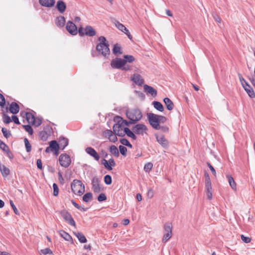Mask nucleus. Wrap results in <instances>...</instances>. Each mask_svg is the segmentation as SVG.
<instances>
[{"instance_id": "7ed1b4c3", "label": "nucleus", "mask_w": 255, "mask_h": 255, "mask_svg": "<svg viewBox=\"0 0 255 255\" xmlns=\"http://www.w3.org/2000/svg\"><path fill=\"white\" fill-rule=\"evenodd\" d=\"M71 187L72 192L75 194L81 195L85 191L84 185L79 180H74L71 184Z\"/></svg>"}, {"instance_id": "e433bc0d", "label": "nucleus", "mask_w": 255, "mask_h": 255, "mask_svg": "<svg viewBox=\"0 0 255 255\" xmlns=\"http://www.w3.org/2000/svg\"><path fill=\"white\" fill-rule=\"evenodd\" d=\"M39 136L42 140L46 141L48 138L49 134L46 131L42 130L39 132Z\"/></svg>"}, {"instance_id": "5fc2aeb1", "label": "nucleus", "mask_w": 255, "mask_h": 255, "mask_svg": "<svg viewBox=\"0 0 255 255\" xmlns=\"http://www.w3.org/2000/svg\"><path fill=\"white\" fill-rule=\"evenodd\" d=\"M0 148H1L3 151L5 152L9 150L8 147L3 141H2L0 144Z\"/></svg>"}, {"instance_id": "f704fd0d", "label": "nucleus", "mask_w": 255, "mask_h": 255, "mask_svg": "<svg viewBox=\"0 0 255 255\" xmlns=\"http://www.w3.org/2000/svg\"><path fill=\"white\" fill-rule=\"evenodd\" d=\"M153 107L155 109L160 112H163L164 110L162 105L159 102L154 101L152 103Z\"/></svg>"}, {"instance_id": "5701e85b", "label": "nucleus", "mask_w": 255, "mask_h": 255, "mask_svg": "<svg viewBox=\"0 0 255 255\" xmlns=\"http://www.w3.org/2000/svg\"><path fill=\"white\" fill-rule=\"evenodd\" d=\"M163 101L168 110L171 111L173 110L174 104L170 99L168 98H165L164 99Z\"/></svg>"}, {"instance_id": "a18cd8bd", "label": "nucleus", "mask_w": 255, "mask_h": 255, "mask_svg": "<svg viewBox=\"0 0 255 255\" xmlns=\"http://www.w3.org/2000/svg\"><path fill=\"white\" fill-rule=\"evenodd\" d=\"M104 182L107 185H110L112 183V177L109 175H106L104 177Z\"/></svg>"}, {"instance_id": "f257e3e1", "label": "nucleus", "mask_w": 255, "mask_h": 255, "mask_svg": "<svg viewBox=\"0 0 255 255\" xmlns=\"http://www.w3.org/2000/svg\"><path fill=\"white\" fill-rule=\"evenodd\" d=\"M98 40L100 43L96 46V50L104 57H108L110 54V50L106 38L104 36H101L98 38Z\"/></svg>"}, {"instance_id": "58836bf2", "label": "nucleus", "mask_w": 255, "mask_h": 255, "mask_svg": "<svg viewBox=\"0 0 255 255\" xmlns=\"http://www.w3.org/2000/svg\"><path fill=\"white\" fill-rule=\"evenodd\" d=\"M172 235V232L169 233H164L163 238H162V242L166 243L168 241L171 237Z\"/></svg>"}, {"instance_id": "0e129e2a", "label": "nucleus", "mask_w": 255, "mask_h": 255, "mask_svg": "<svg viewBox=\"0 0 255 255\" xmlns=\"http://www.w3.org/2000/svg\"><path fill=\"white\" fill-rule=\"evenodd\" d=\"M159 125L160 124H163L167 121V118L164 116L159 115Z\"/></svg>"}, {"instance_id": "f03ea898", "label": "nucleus", "mask_w": 255, "mask_h": 255, "mask_svg": "<svg viewBox=\"0 0 255 255\" xmlns=\"http://www.w3.org/2000/svg\"><path fill=\"white\" fill-rule=\"evenodd\" d=\"M126 115L129 120V122L125 121L127 125L135 124L142 117L141 112L139 109H133L130 111H128L126 112Z\"/></svg>"}, {"instance_id": "423d86ee", "label": "nucleus", "mask_w": 255, "mask_h": 255, "mask_svg": "<svg viewBox=\"0 0 255 255\" xmlns=\"http://www.w3.org/2000/svg\"><path fill=\"white\" fill-rule=\"evenodd\" d=\"M60 164L65 168L68 167L71 163L70 156L67 154H62L59 157Z\"/></svg>"}, {"instance_id": "864d4df0", "label": "nucleus", "mask_w": 255, "mask_h": 255, "mask_svg": "<svg viewBox=\"0 0 255 255\" xmlns=\"http://www.w3.org/2000/svg\"><path fill=\"white\" fill-rule=\"evenodd\" d=\"M0 148H1L3 151L5 152L9 150L8 147L3 141H2L0 144Z\"/></svg>"}, {"instance_id": "680f3d73", "label": "nucleus", "mask_w": 255, "mask_h": 255, "mask_svg": "<svg viewBox=\"0 0 255 255\" xmlns=\"http://www.w3.org/2000/svg\"><path fill=\"white\" fill-rule=\"evenodd\" d=\"M5 104V100L4 96L0 93V106L3 107Z\"/></svg>"}, {"instance_id": "c756f323", "label": "nucleus", "mask_w": 255, "mask_h": 255, "mask_svg": "<svg viewBox=\"0 0 255 255\" xmlns=\"http://www.w3.org/2000/svg\"><path fill=\"white\" fill-rule=\"evenodd\" d=\"M109 150L111 153L114 156L116 157H118L119 156V152L118 149L115 145H111L110 147Z\"/></svg>"}, {"instance_id": "6ab92c4d", "label": "nucleus", "mask_w": 255, "mask_h": 255, "mask_svg": "<svg viewBox=\"0 0 255 255\" xmlns=\"http://www.w3.org/2000/svg\"><path fill=\"white\" fill-rule=\"evenodd\" d=\"M85 34L89 36H94L96 35V31L90 25L86 26L84 29Z\"/></svg>"}, {"instance_id": "bb28decb", "label": "nucleus", "mask_w": 255, "mask_h": 255, "mask_svg": "<svg viewBox=\"0 0 255 255\" xmlns=\"http://www.w3.org/2000/svg\"><path fill=\"white\" fill-rule=\"evenodd\" d=\"M0 171L3 177H5L10 173L9 169L3 165L0 164Z\"/></svg>"}, {"instance_id": "f3484780", "label": "nucleus", "mask_w": 255, "mask_h": 255, "mask_svg": "<svg viewBox=\"0 0 255 255\" xmlns=\"http://www.w3.org/2000/svg\"><path fill=\"white\" fill-rule=\"evenodd\" d=\"M39 3L43 6L52 7L55 2V0H39Z\"/></svg>"}, {"instance_id": "bf43d9fd", "label": "nucleus", "mask_w": 255, "mask_h": 255, "mask_svg": "<svg viewBox=\"0 0 255 255\" xmlns=\"http://www.w3.org/2000/svg\"><path fill=\"white\" fill-rule=\"evenodd\" d=\"M107 199V197L104 193H101L98 197V200L99 202L105 201Z\"/></svg>"}, {"instance_id": "39448f33", "label": "nucleus", "mask_w": 255, "mask_h": 255, "mask_svg": "<svg viewBox=\"0 0 255 255\" xmlns=\"http://www.w3.org/2000/svg\"><path fill=\"white\" fill-rule=\"evenodd\" d=\"M125 65L126 61L120 58H116L111 62V67L115 69H122Z\"/></svg>"}, {"instance_id": "603ef678", "label": "nucleus", "mask_w": 255, "mask_h": 255, "mask_svg": "<svg viewBox=\"0 0 255 255\" xmlns=\"http://www.w3.org/2000/svg\"><path fill=\"white\" fill-rule=\"evenodd\" d=\"M0 148H1L3 151L5 152L9 150L8 147L3 141H2L0 144Z\"/></svg>"}, {"instance_id": "412c9836", "label": "nucleus", "mask_w": 255, "mask_h": 255, "mask_svg": "<svg viewBox=\"0 0 255 255\" xmlns=\"http://www.w3.org/2000/svg\"><path fill=\"white\" fill-rule=\"evenodd\" d=\"M60 148L63 150L68 144V139L64 137H60L59 139V143Z\"/></svg>"}, {"instance_id": "3c124183", "label": "nucleus", "mask_w": 255, "mask_h": 255, "mask_svg": "<svg viewBox=\"0 0 255 255\" xmlns=\"http://www.w3.org/2000/svg\"><path fill=\"white\" fill-rule=\"evenodd\" d=\"M0 148H1L3 151L5 152L9 150L8 147L3 141H2L0 144Z\"/></svg>"}, {"instance_id": "ddd939ff", "label": "nucleus", "mask_w": 255, "mask_h": 255, "mask_svg": "<svg viewBox=\"0 0 255 255\" xmlns=\"http://www.w3.org/2000/svg\"><path fill=\"white\" fill-rule=\"evenodd\" d=\"M157 142L163 147L166 148L168 146V141L163 135H155Z\"/></svg>"}, {"instance_id": "6e6552de", "label": "nucleus", "mask_w": 255, "mask_h": 255, "mask_svg": "<svg viewBox=\"0 0 255 255\" xmlns=\"http://www.w3.org/2000/svg\"><path fill=\"white\" fill-rule=\"evenodd\" d=\"M146 127L141 124L136 125L132 128V130L136 134L143 135L147 130Z\"/></svg>"}, {"instance_id": "ea45409f", "label": "nucleus", "mask_w": 255, "mask_h": 255, "mask_svg": "<svg viewBox=\"0 0 255 255\" xmlns=\"http://www.w3.org/2000/svg\"><path fill=\"white\" fill-rule=\"evenodd\" d=\"M124 60L127 62L131 63L135 60L134 57L132 55H126L124 56Z\"/></svg>"}, {"instance_id": "b1692460", "label": "nucleus", "mask_w": 255, "mask_h": 255, "mask_svg": "<svg viewBox=\"0 0 255 255\" xmlns=\"http://www.w3.org/2000/svg\"><path fill=\"white\" fill-rule=\"evenodd\" d=\"M65 22V18L63 16H59L57 17L56 20V24L57 26L60 27L64 26Z\"/></svg>"}, {"instance_id": "72a5a7b5", "label": "nucleus", "mask_w": 255, "mask_h": 255, "mask_svg": "<svg viewBox=\"0 0 255 255\" xmlns=\"http://www.w3.org/2000/svg\"><path fill=\"white\" fill-rule=\"evenodd\" d=\"M126 134L132 139L135 140L136 139V136L135 135V133L132 131H131L128 128H125Z\"/></svg>"}, {"instance_id": "4c0bfd02", "label": "nucleus", "mask_w": 255, "mask_h": 255, "mask_svg": "<svg viewBox=\"0 0 255 255\" xmlns=\"http://www.w3.org/2000/svg\"><path fill=\"white\" fill-rule=\"evenodd\" d=\"M92 196L93 195L92 193H87L83 196V201L85 202H88L92 200Z\"/></svg>"}, {"instance_id": "c85d7f7f", "label": "nucleus", "mask_w": 255, "mask_h": 255, "mask_svg": "<svg viewBox=\"0 0 255 255\" xmlns=\"http://www.w3.org/2000/svg\"><path fill=\"white\" fill-rule=\"evenodd\" d=\"M74 235L78 238V240L81 243H85L87 242V239L83 234L80 232H75Z\"/></svg>"}, {"instance_id": "8fccbe9b", "label": "nucleus", "mask_w": 255, "mask_h": 255, "mask_svg": "<svg viewBox=\"0 0 255 255\" xmlns=\"http://www.w3.org/2000/svg\"><path fill=\"white\" fill-rule=\"evenodd\" d=\"M42 124V121L39 119H34V122L32 123V125L36 127H39Z\"/></svg>"}, {"instance_id": "20e7f679", "label": "nucleus", "mask_w": 255, "mask_h": 255, "mask_svg": "<svg viewBox=\"0 0 255 255\" xmlns=\"http://www.w3.org/2000/svg\"><path fill=\"white\" fill-rule=\"evenodd\" d=\"M147 117L151 127L155 129H158V128H159L158 120L159 115L153 113H148Z\"/></svg>"}, {"instance_id": "9b49d317", "label": "nucleus", "mask_w": 255, "mask_h": 255, "mask_svg": "<svg viewBox=\"0 0 255 255\" xmlns=\"http://www.w3.org/2000/svg\"><path fill=\"white\" fill-rule=\"evenodd\" d=\"M100 179L97 177H93L92 180V189L95 193H99L101 191L100 187Z\"/></svg>"}, {"instance_id": "cd10ccee", "label": "nucleus", "mask_w": 255, "mask_h": 255, "mask_svg": "<svg viewBox=\"0 0 255 255\" xmlns=\"http://www.w3.org/2000/svg\"><path fill=\"white\" fill-rule=\"evenodd\" d=\"M226 177L228 180V182L231 187L232 188V189L236 191L237 189V186L236 183H235L234 178L230 175H227Z\"/></svg>"}, {"instance_id": "052dcab7", "label": "nucleus", "mask_w": 255, "mask_h": 255, "mask_svg": "<svg viewBox=\"0 0 255 255\" xmlns=\"http://www.w3.org/2000/svg\"><path fill=\"white\" fill-rule=\"evenodd\" d=\"M241 238L242 240L245 243H249L251 241V238H250L249 237H245L243 235H241Z\"/></svg>"}, {"instance_id": "393cba45", "label": "nucleus", "mask_w": 255, "mask_h": 255, "mask_svg": "<svg viewBox=\"0 0 255 255\" xmlns=\"http://www.w3.org/2000/svg\"><path fill=\"white\" fill-rule=\"evenodd\" d=\"M49 148H51V151H59L60 145L56 140H52L49 142Z\"/></svg>"}, {"instance_id": "774afa93", "label": "nucleus", "mask_w": 255, "mask_h": 255, "mask_svg": "<svg viewBox=\"0 0 255 255\" xmlns=\"http://www.w3.org/2000/svg\"><path fill=\"white\" fill-rule=\"evenodd\" d=\"M206 190V194L208 199L211 200L212 198V189L210 190Z\"/></svg>"}, {"instance_id": "dca6fc26", "label": "nucleus", "mask_w": 255, "mask_h": 255, "mask_svg": "<svg viewBox=\"0 0 255 255\" xmlns=\"http://www.w3.org/2000/svg\"><path fill=\"white\" fill-rule=\"evenodd\" d=\"M243 87L250 97L251 98H254L255 97V92L254 91L253 89L250 85L248 84V83H246V85H245Z\"/></svg>"}, {"instance_id": "37998d69", "label": "nucleus", "mask_w": 255, "mask_h": 255, "mask_svg": "<svg viewBox=\"0 0 255 255\" xmlns=\"http://www.w3.org/2000/svg\"><path fill=\"white\" fill-rule=\"evenodd\" d=\"M102 163L103 164L106 168L109 170H112V167L110 165L109 161L104 159L102 160Z\"/></svg>"}, {"instance_id": "9d476101", "label": "nucleus", "mask_w": 255, "mask_h": 255, "mask_svg": "<svg viewBox=\"0 0 255 255\" xmlns=\"http://www.w3.org/2000/svg\"><path fill=\"white\" fill-rule=\"evenodd\" d=\"M66 28L67 30L73 35L77 34L78 30L77 26L71 21H68L66 23Z\"/></svg>"}, {"instance_id": "0eeeda50", "label": "nucleus", "mask_w": 255, "mask_h": 255, "mask_svg": "<svg viewBox=\"0 0 255 255\" xmlns=\"http://www.w3.org/2000/svg\"><path fill=\"white\" fill-rule=\"evenodd\" d=\"M61 216L65 221L68 222L70 225L75 226V222L70 214L66 210H62L60 212Z\"/></svg>"}, {"instance_id": "2eb2a0df", "label": "nucleus", "mask_w": 255, "mask_h": 255, "mask_svg": "<svg viewBox=\"0 0 255 255\" xmlns=\"http://www.w3.org/2000/svg\"><path fill=\"white\" fill-rule=\"evenodd\" d=\"M56 7L60 13H63L66 9V4L63 0H59L57 2Z\"/></svg>"}, {"instance_id": "6e6d98bb", "label": "nucleus", "mask_w": 255, "mask_h": 255, "mask_svg": "<svg viewBox=\"0 0 255 255\" xmlns=\"http://www.w3.org/2000/svg\"><path fill=\"white\" fill-rule=\"evenodd\" d=\"M3 122L5 124H9L11 122V119L9 116L4 114L3 115Z\"/></svg>"}, {"instance_id": "79ce46f5", "label": "nucleus", "mask_w": 255, "mask_h": 255, "mask_svg": "<svg viewBox=\"0 0 255 255\" xmlns=\"http://www.w3.org/2000/svg\"><path fill=\"white\" fill-rule=\"evenodd\" d=\"M24 142L25 143L26 151L28 152H30L31 150V146L28 140L26 138H25L24 139Z\"/></svg>"}, {"instance_id": "de8ad7c7", "label": "nucleus", "mask_w": 255, "mask_h": 255, "mask_svg": "<svg viewBox=\"0 0 255 255\" xmlns=\"http://www.w3.org/2000/svg\"><path fill=\"white\" fill-rule=\"evenodd\" d=\"M40 253L43 255H46L47 254H52V252L49 248H45L40 251Z\"/></svg>"}, {"instance_id": "13d9d810", "label": "nucleus", "mask_w": 255, "mask_h": 255, "mask_svg": "<svg viewBox=\"0 0 255 255\" xmlns=\"http://www.w3.org/2000/svg\"><path fill=\"white\" fill-rule=\"evenodd\" d=\"M9 202H10V206L12 207V209H13V210L14 211V213L16 215H19V212L17 210V208H16V207L14 205V203H13L12 201V200H10Z\"/></svg>"}, {"instance_id": "a211bd4d", "label": "nucleus", "mask_w": 255, "mask_h": 255, "mask_svg": "<svg viewBox=\"0 0 255 255\" xmlns=\"http://www.w3.org/2000/svg\"><path fill=\"white\" fill-rule=\"evenodd\" d=\"M132 81L136 84L140 86L143 83V80L141 76L137 74H134L132 77Z\"/></svg>"}, {"instance_id": "f8f14e48", "label": "nucleus", "mask_w": 255, "mask_h": 255, "mask_svg": "<svg viewBox=\"0 0 255 255\" xmlns=\"http://www.w3.org/2000/svg\"><path fill=\"white\" fill-rule=\"evenodd\" d=\"M86 152L90 156L93 157L96 161H99L100 158L99 154L95 149L91 147H87L85 149Z\"/></svg>"}, {"instance_id": "7c9ffc66", "label": "nucleus", "mask_w": 255, "mask_h": 255, "mask_svg": "<svg viewBox=\"0 0 255 255\" xmlns=\"http://www.w3.org/2000/svg\"><path fill=\"white\" fill-rule=\"evenodd\" d=\"M24 115L26 117V119L29 124H32V122H34L35 117L30 113H25Z\"/></svg>"}, {"instance_id": "e2e57ef3", "label": "nucleus", "mask_w": 255, "mask_h": 255, "mask_svg": "<svg viewBox=\"0 0 255 255\" xmlns=\"http://www.w3.org/2000/svg\"><path fill=\"white\" fill-rule=\"evenodd\" d=\"M238 77H239V80H240V82H241L243 86H244L245 85H246V83H248L246 81V80L244 79V78L243 77L241 74L239 73Z\"/></svg>"}, {"instance_id": "a19ab883", "label": "nucleus", "mask_w": 255, "mask_h": 255, "mask_svg": "<svg viewBox=\"0 0 255 255\" xmlns=\"http://www.w3.org/2000/svg\"><path fill=\"white\" fill-rule=\"evenodd\" d=\"M153 167V164L151 162H148L144 165V170L146 172H149Z\"/></svg>"}, {"instance_id": "473e14b6", "label": "nucleus", "mask_w": 255, "mask_h": 255, "mask_svg": "<svg viewBox=\"0 0 255 255\" xmlns=\"http://www.w3.org/2000/svg\"><path fill=\"white\" fill-rule=\"evenodd\" d=\"M114 23L116 26V27L121 31L123 32V31L126 30V27L122 23H120L117 20L114 19Z\"/></svg>"}, {"instance_id": "69168bd1", "label": "nucleus", "mask_w": 255, "mask_h": 255, "mask_svg": "<svg viewBox=\"0 0 255 255\" xmlns=\"http://www.w3.org/2000/svg\"><path fill=\"white\" fill-rule=\"evenodd\" d=\"M207 164L209 168L210 169L211 171L212 172L213 175L216 177V172L213 166L209 162L207 163Z\"/></svg>"}, {"instance_id": "c9c22d12", "label": "nucleus", "mask_w": 255, "mask_h": 255, "mask_svg": "<svg viewBox=\"0 0 255 255\" xmlns=\"http://www.w3.org/2000/svg\"><path fill=\"white\" fill-rule=\"evenodd\" d=\"M172 226L171 223L169 222L166 223L164 225V232L165 233L172 232Z\"/></svg>"}, {"instance_id": "c03bdc74", "label": "nucleus", "mask_w": 255, "mask_h": 255, "mask_svg": "<svg viewBox=\"0 0 255 255\" xmlns=\"http://www.w3.org/2000/svg\"><path fill=\"white\" fill-rule=\"evenodd\" d=\"M23 128L25 129V130L28 132V133L30 135L33 134V131L31 127L29 125H23Z\"/></svg>"}, {"instance_id": "2f4dec72", "label": "nucleus", "mask_w": 255, "mask_h": 255, "mask_svg": "<svg viewBox=\"0 0 255 255\" xmlns=\"http://www.w3.org/2000/svg\"><path fill=\"white\" fill-rule=\"evenodd\" d=\"M113 53L115 55H119L122 53L121 46L118 43L114 45V48L113 49Z\"/></svg>"}, {"instance_id": "4be33fe9", "label": "nucleus", "mask_w": 255, "mask_h": 255, "mask_svg": "<svg viewBox=\"0 0 255 255\" xmlns=\"http://www.w3.org/2000/svg\"><path fill=\"white\" fill-rule=\"evenodd\" d=\"M204 177L205 179V187L206 190H210L212 189V185H211V182L210 180V176L208 174V173L207 172H205L204 173Z\"/></svg>"}, {"instance_id": "a878e982", "label": "nucleus", "mask_w": 255, "mask_h": 255, "mask_svg": "<svg viewBox=\"0 0 255 255\" xmlns=\"http://www.w3.org/2000/svg\"><path fill=\"white\" fill-rule=\"evenodd\" d=\"M60 236L62 237L65 240L67 241H72V237L67 232H65L63 230H60L59 232Z\"/></svg>"}, {"instance_id": "338daca9", "label": "nucleus", "mask_w": 255, "mask_h": 255, "mask_svg": "<svg viewBox=\"0 0 255 255\" xmlns=\"http://www.w3.org/2000/svg\"><path fill=\"white\" fill-rule=\"evenodd\" d=\"M109 140L113 142H116L118 140V138L116 134H113L109 138Z\"/></svg>"}, {"instance_id": "aec40b11", "label": "nucleus", "mask_w": 255, "mask_h": 255, "mask_svg": "<svg viewBox=\"0 0 255 255\" xmlns=\"http://www.w3.org/2000/svg\"><path fill=\"white\" fill-rule=\"evenodd\" d=\"M19 107L15 102H12L10 105L9 111L13 114H16L19 112Z\"/></svg>"}, {"instance_id": "4d7b16f0", "label": "nucleus", "mask_w": 255, "mask_h": 255, "mask_svg": "<svg viewBox=\"0 0 255 255\" xmlns=\"http://www.w3.org/2000/svg\"><path fill=\"white\" fill-rule=\"evenodd\" d=\"M119 150H120L121 153L122 155H126V152L127 151V148L125 146H124L123 145H120L119 146Z\"/></svg>"}, {"instance_id": "09e8293b", "label": "nucleus", "mask_w": 255, "mask_h": 255, "mask_svg": "<svg viewBox=\"0 0 255 255\" xmlns=\"http://www.w3.org/2000/svg\"><path fill=\"white\" fill-rule=\"evenodd\" d=\"M53 195L54 196H57L59 193V188L57 185L56 183L53 184Z\"/></svg>"}, {"instance_id": "49530a36", "label": "nucleus", "mask_w": 255, "mask_h": 255, "mask_svg": "<svg viewBox=\"0 0 255 255\" xmlns=\"http://www.w3.org/2000/svg\"><path fill=\"white\" fill-rule=\"evenodd\" d=\"M1 131L3 136L6 138H8L11 135L10 131H8L5 128H1Z\"/></svg>"}, {"instance_id": "1a4fd4ad", "label": "nucleus", "mask_w": 255, "mask_h": 255, "mask_svg": "<svg viewBox=\"0 0 255 255\" xmlns=\"http://www.w3.org/2000/svg\"><path fill=\"white\" fill-rule=\"evenodd\" d=\"M113 129L115 134L119 136H124L126 134L125 128L120 125L115 124Z\"/></svg>"}, {"instance_id": "4468645a", "label": "nucleus", "mask_w": 255, "mask_h": 255, "mask_svg": "<svg viewBox=\"0 0 255 255\" xmlns=\"http://www.w3.org/2000/svg\"><path fill=\"white\" fill-rule=\"evenodd\" d=\"M143 89L147 94H150L153 97L157 95V91L151 86L145 84L143 86Z\"/></svg>"}]
</instances>
